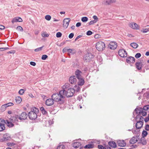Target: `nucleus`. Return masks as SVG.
Instances as JSON below:
<instances>
[{
    "instance_id": "1",
    "label": "nucleus",
    "mask_w": 149,
    "mask_h": 149,
    "mask_svg": "<svg viewBox=\"0 0 149 149\" xmlns=\"http://www.w3.org/2000/svg\"><path fill=\"white\" fill-rule=\"evenodd\" d=\"M52 98L55 102H60V104H62L64 102V99L65 97L64 96V93H61V91H59L58 93H55L53 94L52 96Z\"/></svg>"
},
{
    "instance_id": "2",
    "label": "nucleus",
    "mask_w": 149,
    "mask_h": 149,
    "mask_svg": "<svg viewBox=\"0 0 149 149\" xmlns=\"http://www.w3.org/2000/svg\"><path fill=\"white\" fill-rule=\"evenodd\" d=\"M38 109L36 107L32 108L31 111L29 112L28 116L29 118L31 120H35L37 117V114L39 113Z\"/></svg>"
},
{
    "instance_id": "3",
    "label": "nucleus",
    "mask_w": 149,
    "mask_h": 149,
    "mask_svg": "<svg viewBox=\"0 0 149 149\" xmlns=\"http://www.w3.org/2000/svg\"><path fill=\"white\" fill-rule=\"evenodd\" d=\"M75 92V90L74 88H69L64 91V96H66L67 97H72L74 95Z\"/></svg>"
},
{
    "instance_id": "4",
    "label": "nucleus",
    "mask_w": 149,
    "mask_h": 149,
    "mask_svg": "<svg viewBox=\"0 0 149 149\" xmlns=\"http://www.w3.org/2000/svg\"><path fill=\"white\" fill-rule=\"evenodd\" d=\"M96 49L98 51H102L105 48V44L101 41L98 42L96 43Z\"/></svg>"
},
{
    "instance_id": "5",
    "label": "nucleus",
    "mask_w": 149,
    "mask_h": 149,
    "mask_svg": "<svg viewBox=\"0 0 149 149\" xmlns=\"http://www.w3.org/2000/svg\"><path fill=\"white\" fill-rule=\"evenodd\" d=\"M10 139V137L9 134L8 133L4 134L3 136L1 137L0 138V143L6 142L9 140Z\"/></svg>"
},
{
    "instance_id": "6",
    "label": "nucleus",
    "mask_w": 149,
    "mask_h": 149,
    "mask_svg": "<svg viewBox=\"0 0 149 149\" xmlns=\"http://www.w3.org/2000/svg\"><path fill=\"white\" fill-rule=\"evenodd\" d=\"M135 111H136L137 114L140 115H142L143 116H146L147 115L146 112L141 108H140L139 109L136 108Z\"/></svg>"
},
{
    "instance_id": "7",
    "label": "nucleus",
    "mask_w": 149,
    "mask_h": 149,
    "mask_svg": "<svg viewBox=\"0 0 149 149\" xmlns=\"http://www.w3.org/2000/svg\"><path fill=\"white\" fill-rule=\"evenodd\" d=\"M94 56L91 53H88L86 54L84 58V60L86 62H89L93 58Z\"/></svg>"
},
{
    "instance_id": "8",
    "label": "nucleus",
    "mask_w": 149,
    "mask_h": 149,
    "mask_svg": "<svg viewBox=\"0 0 149 149\" xmlns=\"http://www.w3.org/2000/svg\"><path fill=\"white\" fill-rule=\"evenodd\" d=\"M72 146L75 149H82L83 146H81V144L79 142H74L72 144Z\"/></svg>"
},
{
    "instance_id": "9",
    "label": "nucleus",
    "mask_w": 149,
    "mask_h": 149,
    "mask_svg": "<svg viewBox=\"0 0 149 149\" xmlns=\"http://www.w3.org/2000/svg\"><path fill=\"white\" fill-rule=\"evenodd\" d=\"M119 55L122 57H125L127 56V53L123 49H120L118 52Z\"/></svg>"
},
{
    "instance_id": "10",
    "label": "nucleus",
    "mask_w": 149,
    "mask_h": 149,
    "mask_svg": "<svg viewBox=\"0 0 149 149\" xmlns=\"http://www.w3.org/2000/svg\"><path fill=\"white\" fill-rule=\"evenodd\" d=\"M72 88L70 87V85L68 83L65 84L63 86V89L61 90V93H64V91L67 90L69 89V88Z\"/></svg>"
},
{
    "instance_id": "11",
    "label": "nucleus",
    "mask_w": 149,
    "mask_h": 149,
    "mask_svg": "<svg viewBox=\"0 0 149 149\" xmlns=\"http://www.w3.org/2000/svg\"><path fill=\"white\" fill-rule=\"evenodd\" d=\"M117 46V44L114 42H111L109 44V47L111 49H116Z\"/></svg>"
},
{
    "instance_id": "12",
    "label": "nucleus",
    "mask_w": 149,
    "mask_h": 149,
    "mask_svg": "<svg viewBox=\"0 0 149 149\" xmlns=\"http://www.w3.org/2000/svg\"><path fill=\"white\" fill-rule=\"evenodd\" d=\"M70 21V18H67L64 19L63 21V27L65 28H67L68 26Z\"/></svg>"
},
{
    "instance_id": "13",
    "label": "nucleus",
    "mask_w": 149,
    "mask_h": 149,
    "mask_svg": "<svg viewBox=\"0 0 149 149\" xmlns=\"http://www.w3.org/2000/svg\"><path fill=\"white\" fill-rule=\"evenodd\" d=\"M54 100L52 98H49L47 99L45 102V104L48 106H51L54 104Z\"/></svg>"
},
{
    "instance_id": "14",
    "label": "nucleus",
    "mask_w": 149,
    "mask_h": 149,
    "mask_svg": "<svg viewBox=\"0 0 149 149\" xmlns=\"http://www.w3.org/2000/svg\"><path fill=\"white\" fill-rule=\"evenodd\" d=\"M28 114L25 112H22L19 116V119L20 120H24L27 118Z\"/></svg>"
},
{
    "instance_id": "15",
    "label": "nucleus",
    "mask_w": 149,
    "mask_h": 149,
    "mask_svg": "<svg viewBox=\"0 0 149 149\" xmlns=\"http://www.w3.org/2000/svg\"><path fill=\"white\" fill-rule=\"evenodd\" d=\"M118 146L120 147H124L126 145V143L123 140H118L116 142Z\"/></svg>"
},
{
    "instance_id": "16",
    "label": "nucleus",
    "mask_w": 149,
    "mask_h": 149,
    "mask_svg": "<svg viewBox=\"0 0 149 149\" xmlns=\"http://www.w3.org/2000/svg\"><path fill=\"white\" fill-rule=\"evenodd\" d=\"M139 137V135L133 137L130 141V143L131 144H133L137 142L138 140L137 138Z\"/></svg>"
},
{
    "instance_id": "17",
    "label": "nucleus",
    "mask_w": 149,
    "mask_h": 149,
    "mask_svg": "<svg viewBox=\"0 0 149 149\" xmlns=\"http://www.w3.org/2000/svg\"><path fill=\"white\" fill-rule=\"evenodd\" d=\"M126 61L129 63H133L135 62V58L134 57L132 56L127 57Z\"/></svg>"
},
{
    "instance_id": "18",
    "label": "nucleus",
    "mask_w": 149,
    "mask_h": 149,
    "mask_svg": "<svg viewBox=\"0 0 149 149\" xmlns=\"http://www.w3.org/2000/svg\"><path fill=\"white\" fill-rule=\"evenodd\" d=\"M82 72L79 70H77L75 72V74L77 79L82 77L81 76Z\"/></svg>"
},
{
    "instance_id": "19",
    "label": "nucleus",
    "mask_w": 149,
    "mask_h": 149,
    "mask_svg": "<svg viewBox=\"0 0 149 149\" xmlns=\"http://www.w3.org/2000/svg\"><path fill=\"white\" fill-rule=\"evenodd\" d=\"M143 123L141 122V121H137L135 125L136 129H141L143 126Z\"/></svg>"
},
{
    "instance_id": "20",
    "label": "nucleus",
    "mask_w": 149,
    "mask_h": 149,
    "mask_svg": "<svg viewBox=\"0 0 149 149\" xmlns=\"http://www.w3.org/2000/svg\"><path fill=\"white\" fill-rule=\"evenodd\" d=\"M144 119V118L142 116H141V115L138 114L135 118V120L137 121H141V122L143 123V120Z\"/></svg>"
},
{
    "instance_id": "21",
    "label": "nucleus",
    "mask_w": 149,
    "mask_h": 149,
    "mask_svg": "<svg viewBox=\"0 0 149 149\" xmlns=\"http://www.w3.org/2000/svg\"><path fill=\"white\" fill-rule=\"evenodd\" d=\"M129 26L131 28L134 29H139L138 24L136 23H130L129 24Z\"/></svg>"
},
{
    "instance_id": "22",
    "label": "nucleus",
    "mask_w": 149,
    "mask_h": 149,
    "mask_svg": "<svg viewBox=\"0 0 149 149\" xmlns=\"http://www.w3.org/2000/svg\"><path fill=\"white\" fill-rule=\"evenodd\" d=\"M69 81L72 84L76 83V79L75 76H72L69 78Z\"/></svg>"
},
{
    "instance_id": "23",
    "label": "nucleus",
    "mask_w": 149,
    "mask_h": 149,
    "mask_svg": "<svg viewBox=\"0 0 149 149\" xmlns=\"http://www.w3.org/2000/svg\"><path fill=\"white\" fill-rule=\"evenodd\" d=\"M136 68L138 70H141L142 69V64L141 62H138L136 63Z\"/></svg>"
},
{
    "instance_id": "24",
    "label": "nucleus",
    "mask_w": 149,
    "mask_h": 149,
    "mask_svg": "<svg viewBox=\"0 0 149 149\" xmlns=\"http://www.w3.org/2000/svg\"><path fill=\"white\" fill-rule=\"evenodd\" d=\"M108 144L110 146L114 148H116L117 147L116 143L113 141L109 142Z\"/></svg>"
},
{
    "instance_id": "25",
    "label": "nucleus",
    "mask_w": 149,
    "mask_h": 149,
    "mask_svg": "<svg viewBox=\"0 0 149 149\" xmlns=\"http://www.w3.org/2000/svg\"><path fill=\"white\" fill-rule=\"evenodd\" d=\"M79 80L78 85L80 86H82L84 83V80L82 78V77L78 79Z\"/></svg>"
},
{
    "instance_id": "26",
    "label": "nucleus",
    "mask_w": 149,
    "mask_h": 149,
    "mask_svg": "<svg viewBox=\"0 0 149 149\" xmlns=\"http://www.w3.org/2000/svg\"><path fill=\"white\" fill-rule=\"evenodd\" d=\"M6 124H7V126L9 127H12L14 125L13 123L9 121L8 120H6Z\"/></svg>"
},
{
    "instance_id": "27",
    "label": "nucleus",
    "mask_w": 149,
    "mask_h": 149,
    "mask_svg": "<svg viewBox=\"0 0 149 149\" xmlns=\"http://www.w3.org/2000/svg\"><path fill=\"white\" fill-rule=\"evenodd\" d=\"M140 143L143 145H145L146 144L147 142L146 139L144 137H142L140 139Z\"/></svg>"
},
{
    "instance_id": "28",
    "label": "nucleus",
    "mask_w": 149,
    "mask_h": 149,
    "mask_svg": "<svg viewBox=\"0 0 149 149\" xmlns=\"http://www.w3.org/2000/svg\"><path fill=\"white\" fill-rule=\"evenodd\" d=\"M116 2V0H107L106 1V5H111V4L115 3Z\"/></svg>"
},
{
    "instance_id": "29",
    "label": "nucleus",
    "mask_w": 149,
    "mask_h": 149,
    "mask_svg": "<svg viewBox=\"0 0 149 149\" xmlns=\"http://www.w3.org/2000/svg\"><path fill=\"white\" fill-rule=\"evenodd\" d=\"M15 100L17 104H19L22 101V99L20 97L17 96L16 97Z\"/></svg>"
},
{
    "instance_id": "30",
    "label": "nucleus",
    "mask_w": 149,
    "mask_h": 149,
    "mask_svg": "<svg viewBox=\"0 0 149 149\" xmlns=\"http://www.w3.org/2000/svg\"><path fill=\"white\" fill-rule=\"evenodd\" d=\"M94 147V145L91 144L86 145L84 147V148L85 149H89L91 148H93Z\"/></svg>"
},
{
    "instance_id": "31",
    "label": "nucleus",
    "mask_w": 149,
    "mask_h": 149,
    "mask_svg": "<svg viewBox=\"0 0 149 149\" xmlns=\"http://www.w3.org/2000/svg\"><path fill=\"white\" fill-rule=\"evenodd\" d=\"M8 120L9 121L13 123H14L16 121V120H17V118L13 116L11 117Z\"/></svg>"
},
{
    "instance_id": "32",
    "label": "nucleus",
    "mask_w": 149,
    "mask_h": 149,
    "mask_svg": "<svg viewBox=\"0 0 149 149\" xmlns=\"http://www.w3.org/2000/svg\"><path fill=\"white\" fill-rule=\"evenodd\" d=\"M40 109L42 114L43 115H46L47 113V112L45 110L43 107H40Z\"/></svg>"
},
{
    "instance_id": "33",
    "label": "nucleus",
    "mask_w": 149,
    "mask_h": 149,
    "mask_svg": "<svg viewBox=\"0 0 149 149\" xmlns=\"http://www.w3.org/2000/svg\"><path fill=\"white\" fill-rule=\"evenodd\" d=\"M130 45L134 49L137 48L138 47V45L136 43L133 42L130 44Z\"/></svg>"
},
{
    "instance_id": "34",
    "label": "nucleus",
    "mask_w": 149,
    "mask_h": 149,
    "mask_svg": "<svg viewBox=\"0 0 149 149\" xmlns=\"http://www.w3.org/2000/svg\"><path fill=\"white\" fill-rule=\"evenodd\" d=\"M68 52L73 54L75 53L76 51V50L74 49H68Z\"/></svg>"
},
{
    "instance_id": "35",
    "label": "nucleus",
    "mask_w": 149,
    "mask_h": 149,
    "mask_svg": "<svg viewBox=\"0 0 149 149\" xmlns=\"http://www.w3.org/2000/svg\"><path fill=\"white\" fill-rule=\"evenodd\" d=\"M7 107H6V104H5L3 105H2L1 108V111L2 112H3L6 109V108Z\"/></svg>"
},
{
    "instance_id": "36",
    "label": "nucleus",
    "mask_w": 149,
    "mask_h": 149,
    "mask_svg": "<svg viewBox=\"0 0 149 149\" xmlns=\"http://www.w3.org/2000/svg\"><path fill=\"white\" fill-rule=\"evenodd\" d=\"M147 134H148V132L146 131H145L144 130L143 131V132L142 133V135L143 137H146L147 135Z\"/></svg>"
},
{
    "instance_id": "37",
    "label": "nucleus",
    "mask_w": 149,
    "mask_h": 149,
    "mask_svg": "<svg viewBox=\"0 0 149 149\" xmlns=\"http://www.w3.org/2000/svg\"><path fill=\"white\" fill-rule=\"evenodd\" d=\"M57 149H65V146L63 145H60L58 146Z\"/></svg>"
},
{
    "instance_id": "38",
    "label": "nucleus",
    "mask_w": 149,
    "mask_h": 149,
    "mask_svg": "<svg viewBox=\"0 0 149 149\" xmlns=\"http://www.w3.org/2000/svg\"><path fill=\"white\" fill-rule=\"evenodd\" d=\"M81 20L83 22H86L88 20V18L86 17H83L82 18Z\"/></svg>"
},
{
    "instance_id": "39",
    "label": "nucleus",
    "mask_w": 149,
    "mask_h": 149,
    "mask_svg": "<svg viewBox=\"0 0 149 149\" xmlns=\"http://www.w3.org/2000/svg\"><path fill=\"white\" fill-rule=\"evenodd\" d=\"M51 16L49 15H47L45 17V18L47 20L49 21L51 19Z\"/></svg>"
},
{
    "instance_id": "40",
    "label": "nucleus",
    "mask_w": 149,
    "mask_h": 149,
    "mask_svg": "<svg viewBox=\"0 0 149 149\" xmlns=\"http://www.w3.org/2000/svg\"><path fill=\"white\" fill-rule=\"evenodd\" d=\"M43 47H44V46H42V47H39V48H36L34 50V51L35 52H38V51H41L42 50V48Z\"/></svg>"
},
{
    "instance_id": "41",
    "label": "nucleus",
    "mask_w": 149,
    "mask_h": 149,
    "mask_svg": "<svg viewBox=\"0 0 149 149\" xmlns=\"http://www.w3.org/2000/svg\"><path fill=\"white\" fill-rule=\"evenodd\" d=\"M12 22L13 24L14 22H18L17 17H15L12 20Z\"/></svg>"
},
{
    "instance_id": "42",
    "label": "nucleus",
    "mask_w": 149,
    "mask_h": 149,
    "mask_svg": "<svg viewBox=\"0 0 149 149\" xmlns=\"http://www.w3.org/2000/svg\"><path fill=\"white\" fill-rule=\"evenodd\" d=\"M97 147L99 149H107L105 147H104L102 145H98Z\"/></svg>"
},
{
    "instance_id": "43",
    "label": "nucleus",
    "mask_w": 149,
    "mask_h": 149,
    "mask_svg": "<svg viewBox=\"0 0 149 149\" xmlns=\"http://www.w3.org/2000/svg\"><path fill=\"white\" fill-rule=\"evenodd\" d=\"M42 36L44 37H47L49 36V35L48 34H47L46 33H44L42 34Z\"/></svg>"
},
{
    "instance_id": "44",
    "label": "nucleus",
    "mask_w": 149,
    "mask_h": 149,
    "mask_svg": "<svg viewBox=\"0 0 149 149\" xmlns=\"http://www.w3.org/2000/svg\"><path fill=\"white\" fill-rule=\"evenodd\" d=\"M75 86H76L74 87L75 91H76L77 92H78L80 90V88L78 86H77V85H76Z\"/></svg>"
},
{
    "instance_id": "45",
    "label": "nucleus",
    "mask_w": 149,
    "mask_h": 149,
    "mask_svg": "<svg viewBox=\"0 0 149 149\" xmlns=\"http://www.w3.org/2000/svg\"><path fill=\"white\" fill-rule=\"evenodd\" d=\"M141 31L143 33H146L147 31H149V28L143 29Z\"/></svg>"
},
{
    "instance_id": "46",
    "label": "nucleus",
    "mask_w": 149,
    "mask_h": 149,
    "mask_svg": "<svg viewBox=\"0 0 149 149\" xmlns=\"http://www.w3.org/2000/svg\"><path fill=\"white\" fill-rule=\"evenodd\" d=\"M7 145L11 147L15 145L14 143H7Z\"/></svg>"
},
{
    "instance_id": "47",
    "label": "nucleus",
    "mask_w": 149,
    "mask_h": 149,
    "mask_svg": "<svg viewBox=\"0 0 149 149\" xmlns=\"http://www.w3.org/2000/svg\"><path fill=\"white\" fill-rule=\"evenodd\" d=\"M149 109V105H147L143 107V109L145 110H147Z\"/></svg>"
},
{
    "instance_id": "48",
    "label": "nucleus",
    "mask_w": 149,
    "mask_h": 149,
    "mask_svg": "<svg viewBox=\"0 0 149 149\" xmlns=\"http://www.w3.org/2000/svg\"><path fill=\"white\" fill-rule=\"evenodd\" d=\"M96 22H97L95 21V20H91L89 23V25L93 24Z\"/></svg>"
},
{
    "instance_id": "49",
    "label": "nucleus",
    "mask_w": 149,
    "mask_h": 149,
    "mask_svg": "<svg viewBox=\"0 0 149 149\" xmlns=\"http://www.w3.org/2000/svg\"><path fill=\"white\" fill-rule=\"evenodd\" d=\"M24 91L23 89H21L19 90V94L22 95H23L24 93Z\"/></svg>"
},
{
    "instance_id": "50",
    "label": "nucleus",
    "mask_w": 149,
    "mask_h": 149,
    "mask_svg": "<svg viewBox=\"0 0 149 149\" xmlns=\"http://www.w3.org/2000/svg\"><path fill=\"white\" fill-rule=\"evenodd\" d=\"M132 132L134 134H138L139 132V131L137 130H132Z\"/></svg>"
},
{
    "instance_id": "51",
    "label": "nucleus",
    "mask_w": 149,
    "mask_h": 149,
    "mask_svg": "<svg viewBox=\"0 0 149 149\" xmlns=\"http://www.w3.org/2000/svg\"><path fill=\"white\" fill-rule=\"evenodd\" d=\"M48 58V56L46 55H43L42 56L41 58L42 60H45Z\"/></svg>"
},
{
    "instance_id": "52",
    "label": "nucleus",
    "mask_w": 149,
    "mask_h": 149,
    "mask_svg": "<svg viewBox=\"0 0 149 149\" xmlns=\"http://www.w3.org/2000/svg\"><path fill=\"white\" fill-rule=\"evenodd\" d=\"M62 34L60 32H58L56 34V36L57 38H60L62 36Z\"/></svg>"
},
{
    "instance_id": "53",
    "label": "nucleus",
    "mask_w": 149,
    "mask_h": 149,
    "mask_svg": "<svg viewBox=\"0 0 149 149\" xmlns=\"http://www.w3.org/2000/svg\"><path fill=\"white\" fill-rule=\"evenodd\" d=\"M17 29L19 31H23L22 28L20 26H18L17 27Z\"/></svg>"
},
{
    "instance_id": "54",
    "label": "nucleus",
    "mask_w": 149,
    "mask_h": 149,
    "mask_svg": "<svg viewBox=\"0 0 149 149\" xmlns=\"http://www.w3.org/2000/svg\"><path fill=\"white\" fill-rule=\"evenodd\" d=\"M141 56V55L140 53H137L135 55V57L137 58H140Z\"/></svg>"
},
{
    "instance_id": "55",
    "label": "nucleus",
    "mask_w": 149,
    "mask_h": 149,
    "mask_svg": "<svg viewBox=\"0 0 149 149\" xmlns=\"http://www.w3.org/2000/svg\"><path fill=\"white\" fill-rule=\"evenodd\" d=\"M0 123L3 124H4L6 123V120H5L3 119H0Z\"/></svg>"
},
{
    "instance_id": "56",
    "label": "nucleus",
    "mask_w": 149,
    "mask_h": 149,
    "mask_svg": "<svg viewBox=\"0 0 149 149\" xmlns=\"http://www.w3.org/2000/svg\"><path fill=\"white\" fill-rule=\"evenodd\" d=\"M5 104L7 107L12 106L14 105L13 103L11 102H9Z\"/></svg>"
},
{
    "instance_id": "57",
    "label": "nucleus",
    "mask_w": 149,
    "mask_h": 149,
    "mask_svg": "<svg viewBox=\"0 0 149 149\" xmlns=\"http://www.w3.org/2000/svg\"><path fill=\"white\" fill-rule=\"evenodd\" d=\"M93 33V32L91 31H88L86 33V35L88 36H90Z\"/></svg>"
},
{
    "instance_id": "58",
    "label": "nucleus",
    "mask_w": 149,
    "mask_h": 149,
    "mask_svg": "<svg viewBox=\"0 0 149 149\" xmlns=\"http://www.w3.org/2000/svg\"><path fill=\"white\" fill-rule=\"evenodd\" d=\"M74 36V34L73 33H71L69 35L68 37L69 38L71 39Z\"/></svg>"
},
{
    "instance_id": "59",
    "label": "nucleus",
    "mask_w": 149,
    "mask_h": 149,
    "mask_svg": "<svg viewBox=\"0 0 149 149\" xmlns=\"http://www.w3.org/2000/svg\"><path fill=\"white\" fill-rule=\"evenodd\" d=\"M145 129L146 131H149V125L148 124H147L146 125L145 127Z\"/></svg>"
},
{
    "instance_id": "60",
    "label": "nucleus",
    "mask_w": 149,
    "mask_h": 149,
    "mask_svg": "<svg viewBox=\"0 0 149 149\" xmlns=\"http://www.w3.org/2000/svg\"><path fill=\"white\" fill-rule=\"evenodd\" d=\"M0 127L3 128L4 130L5 129L4 124H2L0 123Z\"/></svg>"
},
{
    "instance_id": "61",
    "label": "nucleus",
    "mask_w": 149,
    "mask_h": 149,
    "mask_svg": "<svg viewBox=\"0 0 149 149\" xmlns=\"http://www.w3.org/2000/svg\"><path fill=\"white\" fill-rule=\"evenodd\" d=\"M145 122H147L149 120V114H148V116L145 118Z\"/></svg>"
},
{
    "instance_id": "62",
    "label": "nucleus",
    "mask_w": 149,
    "mask_h": 149,
    "mask_svg": "<svg viewBox=\"0 0 149 149\" xmlns=\"http://www.w3.org/2000/svg\"><path fill=\"white\" fill-rule=\"evenodd\" d=\"M8 49V47L0 48V51H3Z\"/></svg>"
},
{
    "instance_id": "63",
    "label": "nucleus",
    "mask_w": 149,
    "mask_h": 149,
    "mask_svg": "<svg viewBox=\"0 0 149 149\" xmlns=\"http://www.w3.org/2000/svg\"><path fill=\"white\" fill-rule=\"evenodd\" d=\"M93 18L94 19V20H95L96 22L98 21V18L97 17L96 15H94L93 17Z\"/></svg>"
},
{
    "instance_id": "64",
    "label": "nucleus",
    "mask_w": 149,
    "mask_h": 149,
    "mask_svg": "<svg viewBox=\"0 0 149 149\" xmlns=\"http://www.w3.org/2000/svg\"><path fill=\"white\" fill-rule=\"evenodd\" d=\"M30 64L31 65H33V66H35L36 65V63L35 62L33 61L30 62Z\"/></svg>"
}]
</instances>
